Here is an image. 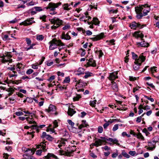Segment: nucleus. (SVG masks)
<instances>
[{"label": "nucleus", "instance_id": "obj_1", "mask_svg": "<svg viewBox=\"0 0 159 159\" xmlns=\"http://www.w3.org/2000/svg\"><path fill=\"white\" fill-rule=\"evenodd\" d=\"M61 5V2H58L56 3L52 2H50L48 6L45 8L47 10H49L48 11L51 15H55L57 13L56 12V8L58 7L59 6Z\"/></svg>", "mask_w": 159, "mask_h": 159}, {"label": "nucleus", "instance_id": "obj_2", "mask_svg": "<svg viewBox=\"0 0 159 159\" xmlns=\"http://www.w3.org/2000/svg\"><path fill=\"white\" fill-rule=\"evenodd\" d=\"M49 44H50L49 49L50 50H53L60 45L62 46L65 45L61 40H57L56 39H53L49 42Z\"/></svg>", "mask_w": 159, "mask_h": 159}, {"label": "nucleus", "instance_id": "obj_3", "mask_svg": "<svg viewBox=\"0 0 159 159\" xmlns=\"http://www.w3.org/2000/svg\"><path fill=\"white\" fill-rule=\"evenodd\" d=\"M49 20L52 24H53V25L51 27V29L52 30L57 29L63 23L62 20L56 17H54L52 19H49Z\"/></svg>", "mask_w": 159, "mask_h": 159}, {"label": "nucleus", "instance_id": "obj_4", "mask_svg": "<svg viewBox=\"0 0 159 159\" xmlns=\"http://www.w3.org/2000/svg\"><path fill=\"white\" fill-rule=\"evenodd\" d=\"M11 52H7L2 55H0V57L1 58V61L3 63L9 62L11 63L12 62V60L11 58L12 56L10 54Z\"/></svg>", "mask_w": 159, "mask_h": 159}, {"label": "nucleus", "instance_id": "obj_5", "mask_svg": "<svg viewBox=\"0 0 159 159\" xmlns=\"http://www.w3.org/2000/svg\"><path fill=\"white\" fill-rule=\"evenodd\" d=\"M148 7V4H145L139 7H137L135 8V11L137 14L136 17L138 19H140L144 16L142 13V10H143V7Z\"/></svg>", "mask_w": 159, "mask_h": 159}, {"label": "nucleus", "instance_id": "obj_6", "mask_svg": "<svg viewBox=\"0 0 159 159\" xmlns=\"http://www.w3.org/2000/svg\"><path fill=\"white\" fill-rule=\"evenodd\" d=\"M132 58L133 59L136 61H141L142 62L144 61L145 60V57L142 55H140L139 57L134 52H132Z\"/></svg>", "mask_w": 159, "mask_h": 159}, {"label": "nucleus", "instance_id": "obj_7", "mask_svg": "<svg viewBox=\"0 0 159 159\" xmlns=\"http://www.w3.org/2000/svg\"><path fill=\"white\" fill-rule=\"evenodd\" d=\"M33 19L34 18L28 19L20 23V25H23L25 26L30 25H32V23H35V21L33 20Z\"/></svg>", "mask_w": 159, "mask_h": 159}, {"label": "nucleus", "instance_id": "obj_8", "mask_svg": "<svg viewBox=\"0 0 159 159\" xmlns=\"http://www.w3.org/2000/svg\"><path fill=\"white\" fill-rule=\"evenodd\" d=\"M104 35L103 33H101L100 34L95 35L94 37L91 38L90 39L93 41H96L102 39Z\"/></svg>", "mask_w": 159, "mask_h": 159}, {"label": "nucleus", "instance_id": "obj_9", "mask_svg": "<svg viewBox=\"0 0 159 159\" xmlns=\"http://www.w3.org/2000/svg\"><path fill=\"white\" fill-rule=\"evenodd\" d=\"M56 110V107L50 104L48 108L45 109V111L48 112L52 113L53 111H55Z\"/></svg>", "mask_w": 159, "mask_h": 159}, {"label": "nucleus", "instance_id": "obj_10", "mask_svg": "<svg viewBox=\"0 0 159 159\" xmlns=\"http://www.w3.org/2000/svg\"><path fill=\"white\" fill-rule=\"evenodd\" d=\"M46 143H48V142L44 140L40 144L37 145V148H42L43 151H45L47 150L45 148Z\"/></svg>", "mask_w": 159, "mask_h": 159}, {"label": "nucleus", "instance_id": "obj_11", "mask_svg": "<svg viewBox=\"0 0 159 159\" xmlns=\"http://www.w3.org/2000/svg\"><path fill=\"white\" fill-rule=\"evenodd\" d=\"M94 140L95 141V142L94 143H93V145H95V146L98 147L102 145L103 141L102 140L95 138Z\"/></svg>", "mask_w": 159, "mask_h": 159}, {"label": "nucleus", "instance_id": "obj_12", "mask_svg": "<svg viewBox=\"0 0 159 159\" xmlns=\"http://www.w3.org/2000/svg\"><path fill=\"white\" fill-rule=\"evenodd\" d=\"M142 62L141 61H135L134 62V64L133 66L134 69L135 70H138L140 68V66L141 65Z\"/></svg>", "mask_w": 159, "mask_h": 159}, {"label": "nucleus", "instance_id": "obj_13", "mask_svg": "<svg viewBox=\"0 0 159 159\" xmlns=\"http://www.w3.org/2000/svg\"><path fill=\"white\" fill-rule=\"evenodd\" d=\"M88 66L95 67L96 66L95 61L93 60L92 58L90 59L87 62Z\"/></svg>", "mask_w": 159, "mask_h": 159}, {"label": "nucleus", "instance_id": "obj_14", "mask_svg": "<svg viewBox=\"0 0 159 159\" xmlns=\"http://www.w3.org/2000/svg\"><path fill=\"white\" fill-rule=\"evenodd\" d=\"M71 32V31H69L66 34H65L64 32H63L61 37L62 39H64L66 40H69L71 39V37L69 35V33Z\"/></svg>", "mask_w": 159, "mask_h": 159}, {"label": "nucleus", "instance_id": "obj_15", "mask_svg": "<svg viewBox=\"0 0 159 159\" xmlns=\"http://www.w3.org/2000/svg\"><path fill=\"white\" fill-rule=\"evenodd\" d=\"M136 44L139 47H148L149 46V43H145L144 41H142L140 43L137 42Z\"/></svg>", "mask_w": 159, "mask_h": 159}, {"label": "nucleus", "instance_id": "obj_16", "mask_svg": "<svg viewBox=\"0 0 159 159\" xmlns=\"http://www.w3.org/2000/svg\"><path fill=\"white\" fill-rule=\"evenodd\" d=\"M117 72H112L110 74L109 77V79L110 80H113L118 78V76L117 75Z\"/></svg>", "mask_w": 159, "mask_h": 159}, {"label": "nucleus", "instance_id": "obj_17", "mask_svg": "<svg viewBox=\"0 0 159 159\" xmlns=\"http://www.w3.org/2000/svg\"><path fill=\"white\" fill-rule=\"evenodd\" d=\"M134 36H137L138 37H140L141 39L142 40H143V38L144 37V35L140 32V31H135L134 34Z\"/></svg>", "mask_w": 159, "mask_h": 159}, {"label": "nucleus", "instance_id": "obj_18", "mask_svg": "<svg viewBox=\"0 0 159 159\" xmlns=\"http://www.w3.org/2000/svg\"><path fill=\"white\" fill-rule=\"evenodd\" d=\"M76 113V111H74L73 109L71 108H69L67 111L68 114L70 116H72Z\"/></svg>", "mask_w": 159, "mask_h": 159}, {"label": "nucleus", "instance_id": "obj_19", "mask_svg": "<svg viewBox=\"0 0 159 159\" xmlns=\"http://www.w3.org/2000/svg\"><path fill=\"white\" fill-rule=\"evenodd\" d=\"M84 70L83 68L80 67L78 70L76 74L77 75H80L81 74H83L84 73Z\"/></svg>", "mask_w": 159, "mask_h": 159}, {"label": "nucleus", "instance_id": "obj_20", "mask_svg": "<svg viewBox=\"0 0 159 159\" xmlns=\"http://www.w3.org/2000/svg\"><path fill=\"white\" fill-rule=\"evenodd\" d=\"M92 21L93 22V24H94L95 25H99L100 23L99 20L97 17L93 18Z\"/></svg>", "mask_w": 159, "mask_h": 159}, {"label": "nucleus", "instance_id": "obj_21", "mask_svg": "<svg viewBox=\"0 0 159 159\" xmlns=\"http://www.w3.org/2000/svg\"><path fill=\"white\" fill-rule=\"evenodd\" d=\"M111 87L113 90L115 91H117V84L115 82L113 81L112 82V85Z\"/></svg>", "mask_w": 159, "mask_h": 159}, {"label": "nucleus", "instance_id": "obj_22", "mask_svg": "<svg viewBox=\"0 0 159 159\" xmlns=\"http://www.w3.org/2000/svg\"><path fill=\"white\" fill-rule=\"evenodd\" d=\"M26 119L28 121V122L29 124H36V122L35 121L33 120V119L31 118H30L29 117H26Z\"/></svg>", "mask_w": 159, "mask_h": 159}, {"label": "nucleus", "instance_id": "obj_23", "mask_svg": "<svg viewBox=\"0 0 159 159\" xmlns=\"http://www.w3.org/2000/svg\"><path fill=\"white\" fill-rule=\"evenodd\" d=\"M147 7L148 8L147 9H145L143 10V15L144 16H146L147 15L148 13L149 12L150 10V9L149 8L148 6V7Z\"/></svg>", "mask_w": 159, "mask_h": 159}, {"label": "nucleus", "instance_id": "obj_24", "mask_svg": "<svg viewBox=\"0 0 159 159\" xmlns=\"http://www.w3.org/2000/svg\"><path fill=\"white\" fill-rule=\"evenodd\" d=\"M51 157H53L56 159H59L57 156L51 153H48L47 155L45 156V157L46 159H49Z\"/></svg>", "mask_w": 159, "mask_h": 159}, {"label": "nucleus", "instance_id": "obj_25", "mask_svg": "<svg viewBox=\"0 0 159 159\" xmlns=\"http://www.w3.org/2000/svg\"><path fill=\"white\" fill-rule=\"evenodd\" d=\"M70 6V4H68V3L64 4L63 5V9L65 10L69 11L70 9V7H69Z\"/></svg>", "mask_w": 159, "mask_h": 159}, {"label": "nucleus", "instance_id": "obj_26", "mask_svg": "<svg viewBox=\"0 0 159 159\" xmlns=\"http://www.w3.org/2000/svg\"><path fill=\"white\" fill-rule=\"evenodd\" d=\"M96 102L97 100H94L93 101H91L89 104L92 107H95Z\"/></svg>", "mask_w": 159, "mask_h": 159}, {"label": "nucleus", "instance_id": "obj_27", "mask_svg": "<svg viewBox=\"0 0 159 159\" xmlns=\"http://www.w3.org/2000/svg\"><path fill=\"white\" fill-rule=\"evenodd\" d=\"M44 38V37L42 35H37L36 36L37 40L39 41L42 40Z\"/></svg>", "mask_w": 159, "mask_h": 159}, {"label": "nucleus", "instance_id": "obj_28", "mask_svg": "<svg viewBox=\"0 0 159 159\" xmlns=\"http://www.w3.org/2000/svg\"><path fill=\"white\" fill-rule=\"evenodd\" d=\"M112 121H110L109 120L108 121L107 123H105L103 125V126L104 128V129H106L107 128L109 125L110 124L112 123Z\"/></svg>", "mask_w": 159, "mask_h": 159}, {"label": "nucleus", "instance_id": "obj_29", "mask_svg": "<svg viewBox=\"0 0 159 159\" xmlns=\"http://www.w3.org/2000/svg\"><path fill=\"white\" fill-rule=\"evenodd\" d=\"M137 138L138 139H141L143 140H144V137L142 135V134L140 133H139L137 134Z\"/></svg>", "mask_w": 159, "mask_h": 159}, {"label": "nucleus", "instance_id": "obj_30", "mask_svg": "<svg viewBox=\"0 0 159 159\" xmlns=\"http://www.w3.org/2000/svg\"><path fill=\"white\" fill-rule=\"evenodd\" d=\"M70 81V79L69 76L66 77L65 79L63 81V83H68Z\"/></svg>", "mask_w": 159, "mask_h": 159}, {"label": "nucleus", "instance_id": "obj_31", "mask_svg": "<svg viewBox=\"0 0 159 159\" xmlns=\"http://www.w3.org/2000/svg\"><path fill=\"white\" fill-rule=\"evenodd\" d=\"M74 152V151L73 150H69V151L67 150V152H66V154L67 156H70V154Z\"/></svg>", "mask_w": 159, "mask_h": 159}, {"label": "nucleus", "instance_id": "obj_32", "mask_svg": "<svg viewBox=\"0 0 159 159\" xmlns=\"http://www.w3.org/2000/svg\"><path fill=\"white\" fill-rule=\"evenodd\" d=\"M137 25V23H136L135 22H132L130 25V27H131V28H132L134 27L136 28Z\"/></svg>", "mask_w": 159, "mask_h": 159}, {"label": "nucleus", "instance_id": "obj_33", "mask_svg": "<svg viewBox=\"0 0 159 159\" xmlns=\"http://www.w3.org/2000/svg\"><path fill=\"white\" fill-rule=\"evenodd\" d=\"M89 152V155L91 157L93 158H95L97 157V156L93 152L91 151H90Z\"/></svg>", "mask_w": 159, "mask_h": 159}, {"label": "nucleus", "instance_id": "obj_34", "mask_svg": "<svg viewBox=\"0 0 159 159\" xmlns=\"http://www.w3.org/2000/svg\"><path fill=\"white\" fill-rule=\"evenodd\" d=\"M47 16L45 15H43L42 16H40L39 17V19L40 20H42V21L45 22H46V18Z\"/></svg>", "mask_w": 159, "mask_h": 159}, {"label": "nucleus", "instance_id": "obj_35", "mask_svg": "<svg viewBox=\"0 0 159 159\" xmlns=\"http://www.w3.org/2000/svg\"><path fill=\"white\" fill-rule=\"evenodd\" d=\"M122 154L123 156L127 158H129L130 157V155L125 152H123L122 153Z\"/></svg>", "mask_w": 159, "mask_h": 159}, {"label": "nucleus", "instance_id": "obj_36", "mask_svg": "<svg viewBox=\"0 0 159 159\" xmlns=\"http://www.w3.org/2000/svg\"><path fill=\"white\" fill-rule=\"evenodd\" d=\"M57 87L58 88L60 89L61 90L66 89V87L64 85L62 86L60 84L58 85H57Z\"/></svg>", "mask_w": 159, "mask_h": 159}, {"label": "nucleus", "instance_id": "obj_37", "mask_svg": "<svg viewBox=\"0 0 159 159\" xmlns=\"http://www.w3.org/2000/svg\"><path fill=\"white\" fill-rule=\"evenodd\" d=\"M34 8L36 11H40L43 10L41 7H34Z\"/></svg>", "mask_w": 159, "mask_h": 159}, {"label": "nucleus", "instance_id": "obj_38", "mask_svg": "<svg viewBox=\"0 0 159 159\" xmlns=\"http://www.w3.org/2000/svg\"><path fill=\"white\" fill-rule=\"evenodd\" d=\"M85 74V75L84 76V77L85 79H87L89 77L91 76V74H92V73H91L90 72H88L86 73Z\"/></svg>", "mask_w": 159, "mask_h": 159}, {"label": "nucleus", "instance_id": "obj_39", "mask_svg": "<svg viewBox=\"0 0 159 159\" xmlns=\"http://www.w3.org/2000/svg\"><path fill=\"white\" fill-rule=\"evenodd\" d=\"M8 69L12 71V72L14 73V74H16L17 72L16 71H14L15 69V68L14 67H9L8 68Z\"/></svg>", "mask_w": 159, "mask_h": 159}, {"label": "nucleus", "instance_id": "obj_40", "mask_svg": "<svg viewBox=\"0 0 159 159\" xmlns=\"http://www.w3.org/2000/svg\"><path fill=\"white\" fill-rule=\"evenodd\" d=\"M53 123V127L54 128H56L58 126V122L57 120H55L54 121Z\"/></svg>", "mask_w": 159, "mask_h": 159}, {"label": "nucleus", "instance_id": "obj_41", "mask_svg": "<svg viewBox=\"0 0 159 159\" xmlns=\"http://www.w3.org/2000/svg\"><path fill=\"white\" fill-rule=\"evenodd\" d=\"M118 128V124H116L115 125L113 129L112 130L113 131H115Z\"/></svg>", "mask_w": 159, "mask_h": 159}, {"label": "nucleus", "instance_id": "obj_42", "mask_svg": "<svg viewBox=\"0 0 159 159\" xmlns=\"http://www.w3.org/2000/svg\"><path fill=\"white\" fill-rule=\"evenodd\" d=\"M55 79V76L54 75H52L47 80L50 82H52Z\"/></svg>", "mask_w": 159, "mask_h": 159}, {"label": "nucleus", "instance_id": "obj_43", "mask_svg": "<svg viewBox=\"0 0 159 159\" xmlns=\"http://www.w3.org/2000/svg\"><path fill=\"white\" fill-rule=\"evenodd\" d=\"M39 64L38 63L33 64L32 66V68L34 69H37L38 67Z\"/></svg>", "mask_w": 159, "mask_h": 159}, {"label": "nucleus", "instance_id": "obj_44", "mask_svg": "<svg viewBox=\"0 0 159 159\" xmlns=\"http://www.w3.org/2000/svg\"><path fill=\"white\" fill-rule=\"evenodd\" d=\"M70 28V25H66L63 27L62 29L63 30H65L67 29H69Z\"/></svg>", "mask_w": 159, "mask_h": 159}, {"label": "nucleus", "instance_id": "obj_45", "mask_svg": "<svg viewBox=\"0 0 159 159\" xmlns=\"http://www.w3.org/2000/svg\"><path fill=\"white\" fill-rule=\"evenodd\" d=\"M25 40L26 43L28 45L31 44V41L30 39L28 38H26Z\"/></svg>", "mask_w": 159, "mask_h": 159}, {"label": "nucleus", "instance_id": "obj_46", "mask_svg": "<svg viewBox=\"0 0 159 159\" xmlns=\"http://www.w3.org/2000/svg\"><path fill=\"white\" fill-rule=\"evenodd\" d=\"M81 97L80 95H78L75 97H74L73 98V99L74 101H77L79 100V99Z\"/></svg>", "mask_w": 159, "mask_h": 159}, {"label": "nucleus", "instance_id": "obj_47", "mask_svg": "<svg viewBox=\"0 0 159 159\" xmlns=\"http://www.w3.org/2000/svg\"><path fill=\"white\" fill-rule=\"evenodd\" d=\"M67 122L72 127L73 126L75 125V123L70 120H67Z\"/></svg>", "mask_w": 159, "mask_h": 159}, {"label": "nucleus", "instance_id": "obj_48", "mask_svg": "<svg viewBox=\"0 0 159 159\" xmlns=\"http://www.w3.org/2000/svg\"><path fill=\"white\" fill-rule=\"evenodd\" d=\"M143 132L145 133L146 136H148L149 134H150V133L148 131L147 129L145 128L143 129Z\"/></svg>", "mask_w": 159, "mask_h": 159}, {"label": "nucleus", "instance_id": "obj_49", "mask_svg": "<svg viewBox=\"0 0 159 159\" xmlns=\"http://www.w3.org/2000/svg\"><path fill=\"white\" fill-rule=\"evenodd\" d=\"M6 91L9 92L13 93L14 91V89L12 88H10L6 90Z\"/></svg>", "mask_w": 159, "mask_h": 159}, {"label": "nucleus", "instance_id": "obj_50", "mask_svg": "<svg viewBox=\"0 0 159 159\" xmlns=\"http://www.w3.org/2000/svg\"><path fill=\"white\" fill-rule=\"evenodd\" d=\"M103 128L102 126H99L98 128V132L99 133H102L103 131Z\"/></svg>", "mask_w": 159, "mask_h": 159}, {"label": "nucleus", "instance_id": "obj_51", "mask_svg": "<svg viewBox=\"0 0 159 159\" xmlns=\"http://www.w3.org/2000/svg\"><path fill=\"white\" fill-rule=\"evenodd\" d=\"M82 125H84V127H87L89 125L87 124L86 122V120H82Z\"/></svg>", "mask_w": 159, "mask_h": 159}, {"label": "nucleus", "instance_id": "obj_52", "mask_svg": "<svg viewBox=\"0 0 159 159\" xmlns=\"http://www.w3.org/2000/svg\"><path fill=\"white\" fill-rule=\"evenodd\" d=\"M46 138L49 141H52L53 139L52 137L49 135L48 134L47 135Z\"/></svg>", "mask_w": 159, "mask_h": 159}, {"label": "nucleus", "instance_id": "obj_53", "mask_svg": "<svg viewBox=\"0 0 159 159\" xmlns=\"http://www.w3.org/2000/svg\"><path fill=\"white\" fill-rule=\"evenodd\" d=\"M144 97L145 98L150 101L151 102H153L154 101V99L152 98L149 97L146 95H145Z\"/></svg>", "mask_w": 159, "mask_h": 159}, {"label": "nucleus", "instance_id": "obj_54", "mask_svg": "<svg viewBox=\"0 0 159 159\" xmlns=\"http://www.w3.org/2000/svg\"><path fill=\"white\" fill-rule=\"evenodd\" d=\"M15 114L17 116H19L20 115H23V113L20 111H17L15 113Z\"/></svg>", "mask_w": 159, "mask_h": 159}, {"label": "nucleus", "instance_id": "obj_55", "mask_svg": "<svg viewBox=\"0 0 159 159\" xmlns=\"http://www.w3.org/2000/svg\"><path fill=\"white\" fill-rule=\"evenodd\" d=\"M33 72V70L32 69H29L27 71L26 73L27 75H30Z\"/></svg>", "mask_w": 159, "mask_h": 159}, {"label": "nucleus", "instance_id": "obj_56", "mask_svg": "<svg viewBox=\"0 0 159 159\" xmlns=\"http://www.w3.org/2000/svg\"><path fill=\"white\" fill-rule=\"evenodd\" d=\"M114 144H116L117 145H119L120 144L118 143V141L116 139H113L112 142Z\"/></svg>", "mask_w": 159, "mask_h": 159}, {"label": "nucleus", "instance_id": "obj_57", "mask_svg": "<svg viewBox=\"0 0 159 159\" xmlns=\"http://www.w3.org/2000/svg\"><path fill=\"white\" fill-rule=\"evenodd\" d=\"M42 152V150H39L36 151V153L37 155L40 156Z\"/></svg>", "mask_w": 159, "mask_h": 159}, {"label": "nucleus", "instance_id": "obj_58", "mask_svg": "<svg viewBox=\"0 0 159 159\" xmlns=\"http://www.w3.org/2000/svg\"><path fill=\"white\" fill-rule=\"evenodd\" d=\"M140 88V87L137 85V87L133 88V92L135 93L136 91L138 90Z\"/></svg>", "mask_w": 159, "mask_h": 159}, {"label": "nucleus", "instance_id": "obj_59", "mask_svg": "<svg viewBox=\"0 0 159 159\" xmlns=\"http://www.w3.org/2000/svg\"><path fill=\"white\" fill-rule=\"evenodd\" d=\"M57 74L58 76H61L63 77L64 75V73L63 72H61L60 71H58L57 72Z\"/></svg>", "mask_w": 159, "mask_h": 159}, {"label": "nucleus", "instance_id": "obj_60", "mask_svg": "<svg viewBox=\"0 0 159 159\" xmlns=\"http://www.w3.org/2000/svg\"><path fill=\"white\" fill-rule=\"evenodd\" d=\"M4 41H6L8 39V36L7 34L4 35L2 37Z\"/></svg>", "mask_w": 159, "mask_h": 159}, {"label": "nucleus", "instance_id": "obj_61", "mask_svg": "<svg viewBox=\"0 0 159 159\" xmlns=\"http://www.w3.org/2000/svg\"><path fill=\"white\" fill-rule=\"evenodd\" d=\"M35 131H33L31 132H27V134L31 135L32 138H33L34 137V133H35Z\"/></svg>", "mask_w": 159, "mask_h": 159}, {"label": "nucleus", "instance_id": "obj_62", "mask_svg": "<svg viewBox=\"0 0 159 159\" xmlns=\"http://www.w3.org/2000/svg\"><path fill=\"white\" fill-rule=\"evenodd\" d=\"M129 154L130 155L134 156L136 154V152L134 151H130L129 152Z\"/></svg>", "mask_w": 159, "mask_h": 159}, {"label": "nucleus", "instance_id": "obj_63", "mask_svg": "<svg viewBox=\"0 0 159 159\" xmlns=\"http://www.w3.org/2000/svg\"><path fill=\"white\" fill-rule=\"evenodd\" d=\"M22 66L23 65L22 63H19L16 65V67L21 69L22 68Z\"/></svg>", "mask_w": 159, "mask_h": 159}, {"label": "nucleus", "instance_id": "obj_64", "mask_svg": "<svg viewBox=\"0 0 159 159\" xmlns=\"http://www.w3.org/2000/svg\"><path fill=\"white\" fill-rule=\"evenodd\" d=\"M47 135L48 134H47L45 132H43L42 133V135L41 136V138L43 139L46 138Z\"/></svg>", "mask_w": 159, "mask_h": 159}]
</instances>
